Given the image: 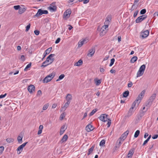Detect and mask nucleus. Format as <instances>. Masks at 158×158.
Returning a JSON list of instances; mask_svg holds the SVG:
<instances>
[{
	"label": "nucleus",
	"mask_w": 158,
	"mask_h": 158,
	"mask_svg": "<svg viewBox=\"0 0 158 158\" xmlns=\"http://www.w3.org/2000/svg\"><path fill=\"white\" fill-rule=\"evenodd\" d=\"M145 93V91L143 90L142 91L137 98L136 100L133 103L131 106L130 109L127 114V116L128 117L131 116L133 113L134 111L136 109L135 106L137 104L138 105L140 103L141 99L143 98Z\"/></svg>",
	"instance_id": "nucleus-1"
},
{
	"label": "nucleus",
	"mask_w": 158,
	"mask_h": 158,
	"mask_svg": "<svg viewBox=\"0 0 158 158\" xmlns=\"http://www.w3.org/2000/svg\"><path fill=\"white\" fill-rule=\"evenodd\" d=\"M108 115L106 114H101L99 117L100 120L102 121L105 122L107 121V127H109L111 124V121L110 120L108 119Z\"/></svg>",
	"instance_id": "nucleus-2"
},
{
	"label": "nucleus",
	"mask_w": 158,
	"mask_h": 158,
	"mask_svg": "<svg viewBox=\"0 0 158 158\" xmlns=\"http://www.w3.org/2000/svg\"><path fill=\"white\" fill-rule=\"evenodd\" d=\"M145 111H142L138 114L135 117L132 125H134L138 123L142 118V117L144 115Z\"/></svg>",
	"instance_id": "nucleus-3"
},
{
	"label": "nucleus",
	"mask_w": 158,
	"mask_h": 158,
	"mask_svg": "<svg viewBox=\"0 0 158 158\" xmlns=\"http://www.w3.org/2000/svg\"><path fill=\"white\" fill-rule=\"evenodd\" d=\"M55 75L54 73H52L47 76L44 79L43 82L47 83L49 82L54 77Z\"/></svg>",
	"instance_id": "nucleus-4"
},
{
	"label": "nucleus",
	"mask_w": 158,
	"mask_h": 158,
	"mask_svg": "<svg viewBox=\"0 0 158 158\" xmlns=\"http://www.w3.org/2000/svg\"><path fill=\"white\" fill-rule=\"evenodd\" d=\"M54 54H50L46 58V60L50 64H52L54 60V58L53 57L55 56Z\"/></svg>",
	"instance_id": "nucleus-5"
},
{
	"label": "nucleus",
	"mask_w": 158,
	"mask_h": 158,
	"mask_svg": "<svg viewBox=\"0 0 158 158\" xmlns=\"http://www.w3.org/2000/svg\"><path fill=\"white\" fill-rule=\"evenodd\" d=\"M27 143V142L24 143L18 147L17 149V150L18 151V153L19 154H20L22 152L23 148L25 146Z\"/></svg>",
	"instance_id": "nucleus-6"
},
{
	"label": "nucleus",
	"mask_w": 158,
	"mask_h": 158,
	"mask_svg": "<svg viewBox=\"0 0 158 158\" xmlns=\"http://www.w3.org/2000/svg\"><path fill=\"white\" fill-rule=\"evenodd\" d=\"M149 31L148 30H146L143 31H142L140 34V35L143 38L147 37L149 35Z\"/></svg>",
	"instance_id": "nucleus-7"
},
{
	"label": "nucleus",
	"mask_w": 158,
	"mask_h": 158,
	"mask_svg": "<svg viewBox=\"0 0 158 158\" xmlns=\"http://www.w3.org/2000/svg\"><path fill=\"white\" fill-rule=\"evenodd\" d=\"M71 13V11L70 9H68L66 10L64 13V17L65 19L68 18Z\"/></svg>",
	"instance_id": "nucleus-8"
},
{
	"label": "nucleus",
	"mask_w": 158,
	"mask_h": 158,
	"mask_svg": "<svg viewBox=\"0 0 158 158\" xmlns=\"http://www.w3.org/2000/svg\"><path fill=\"white\" fill-rule=\"evenodd\" d=\"M147 17L145 15H142L138 17L136 20L135 22L136 23H139L141 22L144 19Z\"/></svg>",
	"instance_id": "nucleus-9"
},
{
	"label": "nucleus",
	"mask_w": 158,
	"mask_h": 158,
	"mask_svg": "<svg viewBox=\"0 0 158 158\" xmlns=\"http://www.w3.org/2000/svg\"><path fill=\"white\" fill-rule=\"evenodd\" d=\"M88 41V39L87 38L84 39L82 40H80L78 43V47H81L83 44L86 43Z\"/></svg>",
	"instance_id": "nucleus-10"
},
{
	"label": "nucleus",
	"mask_w": 158,
	"mask_h": 158,
	"mask_svg": "<svg viewBox=\"0 0 158 158\" xmlns=\"http://www.w3.org/2000/svg\"><path fill=\"white\" fill-rule=\"evenodd\" d=\"M95 52V49L94 48H92L91 49L89 50L87 56H88L92 57L93 56Z\"/></svg>",
	"instance_id": "nucleus-11"
},
{
	"label": "nucleus",
	"mask_w": 158,
	"mask_h": 158,
	"mask_svg": "<svg viewBox=\"0 0 158 158\" xmlns=\"http://www.w3.org/2000/svg\"><path fill=\"white\" fill-rule=\"evenodd\" d=\"M27 89L30 93H32L35 91V86L32 85H30L28 86Z\"/></svg>",
	"instance_id": "nucleus-12"
},
{
	"label": "nucleus",
	"mask_w": 158,
	"mask_h": 158,
	"mask_svg": "<svg viewBox=\"0 0 158 158\" xmlns=\"http://www.w3.org/2000/svg\"><path fill=\"white\" fill-rule=\"evenodd\" d=\"M129 133V131L128 130L127 131L123 134L121 137L119 138L121 139H122V140H124L126 138L127 135Z\"/></svg>",
	"instance_id": "nucleus-13"
},
{
	"label": "nucleus",
	"mask_w": 158,
	"mask_h": 158,
	"mask_svg": "<svg viewBox=\"0 0 158 158\" xmlns=\"http://www.w3.org/2000/svg\"><path fill=\"white\" fill-rule=\"evenodd\" d=\"M134 149H131L129 151V152L128 154L127 157L128 158H131L132 157V156L134 153Z\"/></svg>",
	"instance_id": "nucleus-14"
},
{
	"label": "nucleus",
	"mask_w": 158,
	"mask_h": 158,
	"mask_svg": "<svg viewBox=\"0 0 158 158\" xmlns=\"http://www.w3.org/2000/svg\"><path fill=\"white\" fill-rule=\"evenodd\" d=\"M23 137V133L22 132L21 133L18 137L17 139L18 142L20 143H22V138Z\"/></svg>",
	"instance_id": "nucleus-15"
},
{
	"label": "nucleus",
	"mask_w": 158,
	"mask_h": 158,
	"mask_svg": "<svg viewBox=\"0 0 158 158\" xmlns=\"http://www.w3.org/2000/svg\"><path fill=\"white\" fill-rule=\"evenodd\" d=\"M70 103L69 102H66L64 105L62 106L61 108V110L62 111H65L67 108L69 106V105Z\"/></svg>",
	"instance_id": "nucleus-16"
},
{
	"label": "nucleus",
	"mask_w": 158,
	"mask_h": 158,
	"mask_svg": "<svg viewBox=\"0 0 158 158\" xmlns=\"http://www.w3.org/2000/svg\"><path fill=\"white\" fill-rule=\"evenodd\" d=\"M111 19V16L110 15H108L106 19L105 22V24H109Z\"/></svg>",
	"instance_id": "nucleus-17"
},
{
	"label": "nucleus",
	"mask_w": 158,
	"mask_h": 158,
	"mask_svg": "<svg viewBox=\"0 0 158 158\" xmlns=\"http://www.w3.org/2000/svg\"><path fill=\"white\" fill-rule=\"evenodd\" d=\"M72 95L69 94H68L66 97V100H67V102H69V103H70V101L72 99Z\"/></svg>",
	"instance_id": "nucleus-18"
},
{
	"label": "nucleus",
	"mask_w": 158,
	"mask_h": 158,
	"mask_svg": "<svg viewBox=\"0 0 158 158\" xmlns=\"http://www.w3.org/2000/svg\"><path fill=\"white\" fill-rule=\"evenodd\" d=\"M144 73V72L142 71L141 70L139 69V70L138 71L137 73L136 77H138L142 76L143 74Z\"/></svg>",
	"instance_id": "nucleus-19"
},
{
	"label": "nucleus",
	"mask_w": 158,
	"mask_h": 158,
	"mask_svg": "<svg viewBox=\"0 0 158 158\" xmlns=\"http://www.w3.org/2000/svg\"><path fill=\"white\" fill-rule=\"evenodd\" d=\"M123 140L121 139L120 138H119L118 140L117 141V142H116V145H117V147H119L121 144L123 142V141L124 140Z\"/></svg>",
	"instance_id": "nucleus-20"
},
{
	"label": "nucleus",
	"mask_w": 158,
	"mask_h": 158,
	"mask_svg": "<svg viewBox=\"0 0 158 158\" xmlns=\"http://www.w3.org/2000/svg\"><path fill=\"white\" fill-rule=\"evenodd\" d=\"M26 10V8L25 7L20 8L19 10V14H21L24 13Z\"/></svg>",
	"instance_id": "nucleus-21"
},
{
	"label": "nucleus",
	"mask_w": 158,
	"mask_h": 158,
	"mask_svg": "<svg viewBox=\"0 0 158 158\" xmlns=\"http://www.w3.org/2000/svg\"><path fill=\"white\" fill-rule=\"evenodd\" d=\"M48 8L51 11H54L56 10V6L52 5L49 6Z\"/></svg>",
	"instance_id": "nucleus-22"
},
{
	"label": "nucleus",
	"mask_w": 158,
	"mask_h": 158,
	"mask_svg": "<svg viewBox=\"0 0 158 158\" xmlns=\"http://www.w3.org/2000/svg\"><path fill=\"white\" fill-rule=\"evenodd\" d=\"M68 138V135H64L63 137H62V139L61 140V141L63 143L64 142L66 141Z\"/></svg>",
	"instance_id": "nucleus-23"
},
{
	"label": "nucleus",
	"mask_w": 158,
	"mask_h": 158,
	"mask_svg": "<svg viewBox=\"0 0 158 158\" xmlns=\"http://www.w3.org/2000/svg\"><path fill=\"white\" fill-rule=\"evenodd\" d=\"M94 146H92L88 150V152L87 153V155H89L92 152H93V151L94 150Z\"/></svg>",
	"instance_id": "nucleus-24"
},
{
	"label": "nucleus",
	"mask_w": 158,
	"mask_h": 158,
	"mask_svg": "<svg viewBox=\"0 0 158 158\" xmlns=\"http://www.w3.org/2000/svg\"><path fill=\"white\" fill-rule=\"evenodd\" d=\"M137 60V57L136 56H134L132 57L130 60V62L132 63H134Z\"/></svg>",
	"instance_id": "nucleus-25"
},
{
	"label": "nucleus",
	"mask_w": 158,
	"mask_h": 158,
	"mask_svg": "<svg viewBox=\"0 0 158 158\" xmlns=\"http://www.w3.org/2000/svg\"><path fill=\"white\" fill-rule=\"evenodd\" d=\"M83 62L82 60H79L77 62H76L75 64V65L76 66H80L82 64Z\"/></svg>",
	"instance_id": "nucleus-26"
},
{
	"label": "nucleus",
	"mask_w": 158,
	"mask_h": 158,
	"mask_svg": "<svg viewBox=\"0 0 158 158\" xmlns=\"http://www.w3.org/2000/svg\"><path fill=\"white\" fill-rule=\"evenodd\" d=\"M94 81L96 85H99L101 82V81L100 80H98L97 79H94Z\"/></svg>",
	"instance_id": "nucleus-27"
},
{
	"label": "nucleus",
	"mask_w": 158,
	"mask_h": 158,
	"mask_svg": "<svg viewBox=\"0 0 158 158\" xmlns=\"http://www.w3.org/2000/svg\"><path fill=\"white\" fill-rule=\"evenodd\" d=\"M156 97V94H153L152 96L149 99L152 102L153 101V100L155 99Z\"/></svg>",
	"instance_id": "nucleus-28"
},
{
	"label": "nucleus",
	"mask_w": 158,
	"mask_h": 158,
	"mask_svg": "<svg viewBox=\"0 0 158 158\" xmlns=\"http://www.w3.org/2000/svg\"><path fill=\"white\" fill-rule=\"evenodd\" d=\"M41 15V9H40L38 10L37 13L35 15V16L36 17H39Z\"/></svg>",
	"instance_id": "nucleus-29"
},
{
	"label": "nucleus",
	"mask_w": 158,
	"mask_h": 158,
	"mask_svg": "<svg viewBox=\"0 0 158 158\" xmlns=\"http://www.w3.org/2000/svg\"><path fill=\"white\" fill-rule=\"evenodd\" d=\"M52 49V48L50 47L46 49L44 52V53L46 54V55H48L49 54L51 51Z\"/></svg>",
	"instance_id": "nucleus-30"
},
{
	"label": "nucleus",
	"mask_w": 158,
	"mask_h": 158,
	"mask_svg": "<svg viewBox=\"0 0 158 158\" xmlns=\"http://www.w3.org/2000/svg\"><path fill=\"white\" fill-rule=\"evenodd\" d=\"M14 141V139L12 138H8L6 139V141L8 143H12Z\"/></svg>",
	"instance_id": "nucleus-31"
},
{
	"label": "nucleus",
	"mask_w": 158,
	"mask_h": 158,
	"mask_svg": "<svg viewBox=\"0 0 158 158\" xmlns=\"http://www.w3.org/2000/svg\"><path fill=\"white\" fill-rule=\"evenodd\" d=\"M49 64H50L49 63H48V62L46 60L45 61H44L42 63V64L41 66V67H45Z\"/></svg>",
	"instance_id": "nucleus-32"
},
{
	"label": "nucleus",
	"mask_w": 158,
	"mask_h": 158,
	"mask_svg": "<svg viewBox=\"0 0 158 158\" xmlns=\"http://www.w3.org/2000/svg\"><path fill=\"white\" fill-rule=\"evenodd\" d=\"M146 68V66L145 64H143L141 65L139 68V69L141 70L142 71L144 72Z\"/></svg>",
	"instance_id": "nucleus-33"
},
{
	"label": "nucleus",
	"mask_w": 158,
	"mask_h": 158,
	"mask_svg": "<svg viewBox=\"0 0 158 158\" xmlns=\"http://www.w3.org/2000/svg\"><path fill=\"white\" fill-rule=\"evenodd\" d=\"M64 76H64V74H62L60 75L59 76V77L58 78V79L56 80V81H59L60 80L62 79L64 77Z\"/></svg>",
	"instance_id": "nucleus-34"
},
{
	"label": "nucleus",
	"mask_w": 158,
	"mask_h": 158,
	"mask_svg": "<svg viewBox=\"0 0 158 158\" xmlns=\"http://www.w3.org/2000/svg\"><path fill=\"white\" fill-rule=\"evenodd\" d=\"M129 92L128 91H125L123 94V97H127L129 95Z\"/></svg>",
	"instance_id": "nucleus-35"
},
{
	"label": "nucleus",
	"mask_w": 158,
	"mask_h": 158,
	"mask_svg": "<svg viewBox=\"0 0 158 158\" xmlns=\"http://www.w3.org/2000/svg\"><path fill=\"white\" fill-rule=\"evenodd\" d=\"M49 106V104L48 103L45 104L43 106V110H46Z\"/></svg>",
	"instance_id": "nucleus-36"
},
{
	"label": "nucleus",
	"mask_w": 158,
	"mask_h": 158,
	"mask_svg": "<svg viewBox=\"0 0 158 158\" xmlns=\"http://www.w3.org/2000/svg\"><path fill=\"white\" fill-rule=\"evenodd\" d=\"M152 102L149 99H148L146 103V106H150L152 104Z\"/></svg>",
	"instance_id": "nucleus-37"
},
{
	"label": "nucleus",
	"mask_w": 158,
	"mask_h": 158,
	"mask_svg": "<svg viewBox=\"0 0 158 158\" xmlns=\"http://www.w3.org/2000/svg\"><path fill=\"white\" fill-rule=\"evenodd\" d=\"M139 133H140V131L139 130L136 131L135 134L134 136V137L135 138L137 137L139 135Z\"/></svg>",
	"instance_id": "nucleus-38"
},
{
	"label": "nucleus",
	"mask_w": 158,
	"mask_h": 158,
	"mask_svg": "<svg viewBox=\"0 0 158 158\" xmlns=\"http://www.w3.org/2000/svg\"><path fill=\"white\" fill-rule=\"evenodd\" d=\"M31 62L29 63L28 64H27L25 68V69H24V70L25 71H27L28 69L30 68L31 67Z\"/></svg>",
	"instance_id": "nucleus-39"
},
{
	"label": "nucleus",
	"mask_w": 158,
	"mask_h": 158,
	"mask_svg": "<svg viewBox=\"0 0 158 158\" xmlns=\"http://www.w3.org/2000/svg\"><path fill=\"white\" fill-rule=\"evenodd\" d=\"M105 143V140L103 139L100 142L99 145L100 146H103Z\"/></svg>",
	"instance_id": "nucleus-40"
},
{
	"label": "nucleus",
	"mask_w": 158,
	"mask_h": 158,
	"mask_svg": "<svg viewBox=\"0 0 158 158\" xmlns=\"http://www.w3.org/2000/svg\"><path fill=\"white\" fill-rule=\"evenodd\" d=\"M65 114L64 112L62 113L60 115V119L62 120L65 117Z\"/></svg>",
	"instance_id": "nucleus-41"
},
{
	"label": "nucleus",
	"mask_w": 158,
	"mask_h": 158,
	"mask_svg": "<svg viewBox=\"0 0 158 158\" xmlns=\"http://www.w3.org/2000/svg\"><path fill=\"white\" fill-rule=\"evenodd\" d=\"M97 111V110L96 109H94L89 114V116H91L93 115L96 111Z\"/></svg>",
	"instance_id": "nucleus-42"
},
{
	"label": "nucleus",
	"mask_w": 158,
	"mask_h": 158,
	"mask_svg": "<svg viewBox=\"0 0 158 158\" xmlns=\"http://www.w3.org/2000/svg\"><path fill=\"white\" fill-rule=\"evenodd\" d=\"M114 61H115V60L114 58H112L111 59V61H110V63L109 65L110 66H111L113 65V64H114Z\"/></svg>",
	"instance_id": "nucleus-43"
},
{
	"label": "nucleus",
	"mask_w": 158,
	"mask_h": 158,
	"mask_svg": "<svg viewBox=\"0 0 158 158\" xmlns=\"http://www.w3.org/2000/svg\"><path fill=\"white\" fill-rule=\"evenodd\" d=\"M4 148L3 146H2L0 147V154H1L2 153L3 151H4Z\"/></svg>",
	"instance_id": "nucleus-44"
},
{
	"label": "nucleus",
	"mask_w": 158,
	"mask_h": 158,
	"mask_svg": "<svg viewBox=\"0 0 158 158\" xmlns=\"http://www.w3.org/2000/svg\"><path fill=\"white\" fill-rule=\"evenodd\" d=\"M30 26H31V24L30 23H29L28 24V25H27L26 27V32H27V31H28V30H29L30 28Z\"/></svg>",
	"instance_id": "nucleus-45"
},
{
	"label": "nucleus",
	"mask_w": 158,
	"mask_h": 158,
	"mask_svg": "<svg viewBox=\"0 0 158 158\" xmlns=\"http://www.w3.org/2000/svg\"><path fill=\"white\" fill-rule=\"evenodd\" d=\"M79 2L83 1L84 4H87L89 2V0H78Z\"/></svg>",
	"instance_id": "nucleus-46"
},
{
	"label": "nucleus",
	"mask_w": 158,
	"mask_h": 158,
	"mask_svg": "<svg viewBox=\"0 0 158 158\" xmlns=\"http://www.w3.org/2000/svg\"><path fill=\"white\" fill-rule=\"evenodd\" d=\"M146 12V10L145 9L142 10L140 11V14L141 15L144 14Z\"/></svg>",
	"instance_id": "nucleus-47"
},
{
	"label": "nucleus",
	"mask_w": 158,
	"mask_h": 158,
	"mask_svg": "<svg viewBox=\"0 0 158 158\" xmlns=\"http://www.w3.org/2000/svg\"><path fill=\"white\" fill-rule=\"evenodd\" d=\"M20 7L19 5L15 6H14V8L15 10H19Z\"/></svg>",
	"instance_id": "nucleus-48"
},
{
	"label": "nucleus",
	"mask_w": 158,
	"mask_h": 158,
	"mask_svg": "<svg viewBox=\"0 0 158 158\" xmlns=\"http://www.w3.org/2000/svg\"><path fill=\"white\" fill-rule=\"evenodd\" d=\"M93 127V126L91 124H89L86 126L85 128H91Z\"/></svg>",
	"instance_id": "nucleus-49"
},
{
	"label": "nucleus",
	"mask_w": 158,
	"mask_h": 158,
	"mask_svg": "<svg viewBox=\"0 0 158 158\" xmlns=\"http://www.w3.org/2000/svg\"><path fill=\"white\" fill-rule=\"evenodd\" d=\"M133 85V84L132 82L131 81H130L129 83L128 84V87H131Z\"/></svg>",
	"instance_id": "nucleus-50"
},
{
	"label": "nucleus",
	"mask_w": 158,
	"mask_h": 158,
	"mask_svg": "<svg viewBox=\"0 0 158 158\" xmlns=\"http://www.w3.org/2000/svg\"><path fill=\"white\" fill-rule=\"evenodd\" d=\"M65 131V130L64 129H60V135H62L64 132Z\"/></svg>",
	"instance_id": "nucleus-51"
},
{
	"label": "nucleus",
	"mask_w": 158,
	"mask_h": 158,
	"mask_svg": "<svg viewBox=\"0 0 158 158\" xmlns=\"http://www.w3.org/2000/svg\"><path fill=\"white\" fill-rule=\"evenodd\" d=\"M158 137V135L156 134V135H153L152 136V138L153 139H156V138H157Z\"/></svg>",
	"instance_id": "nucleus-52"
},
{
	"label": "nucleus",
	"mask_w": 158,
	"mask_h": 158,
	"mask_svg": "<svg viewBox=\"0 0 158 158\" xmlns=\"http://www.w3.org/2000/svg\"><path fill=\"white\" fill-rule=\"evenodd\" d=\"M34 32L35 35H38L40 33V31L38 30H35Z\"/></svg>",
	"instance_id": "nucleus-53"
},
{
	"label": "nucleus",
	"mask_w": 158,
	"mask_h": 158,
	"mask_svg": "<svg viewBox=\"0 0 158 158\" xmlns=\"http://www.w3.org/2000/svg\"><path fill=\"white\" fill-rule=\"evenodd\" d=\"M60 38H58L56 40L55 42V43L56 44H58L60 41Z\"/></svg>",
	"instance_id": "nucleus-54"
},
{
	"label": "nucleus",
	"mask_w": 158,
	"mask_h": 158,
	"mask_svg": "<svg viewBox=\"0 0 158 158\" xmlns=\"http://www.w3.org/2000/svg\"><path fill=\"white\" fill-rule=\"evenodd\" d=\"M139 12V11L137 10V11H135L134 13V15H133V16L134 17H136L137 14H138V12Z\"/></svg>",
	"instance_id": "nucleus-55"
},
{
	"label": "nucleus",
	"mask_w": 158,
	"mask_h": 158,
	"mask_svg": "<svg viewBox=\"0 0 158 158\" xmlns=\"http://www.w3.org/2000/svg\"><path fill=\"white\" fill-rule=\"evenodd\" d=\"M7 95L6 93H5L4 94H2L0 95V98H4Z\"/></svg>",
	"instance_id": "nucleus-56"
},
{
	"label": "nucleus",
	"mask_w": 158,
	"mask_h": 158,
	"mask_svg": "<svg viewBox=\"0 0 158 158\" xmlns=\"http://www.w3.org/2000/svg\"><path fill=\"white\" fill-rule=\"evenodd\" d=\"M105 25L103 26V28H105V30H106V29L108 27V24H105Z\"/></svg>",
	"instance_id": "nucleus-57"
},
{
	"label": "nucleus",
	"mask_w": 158,
	"mask_h": 158,
	"mask_svg": "<svg viewBox=\"0 0 158 158\" xmlns=\"http://www.w3.org/2000/svg\"><path fill=\"white\" fill-rule=\"evenodd\" d=\"M21 60L22 61H24L25 60V57H24V55H22L21 56Z\"/></svg>",
	"instance_id": "nucleus-58"
},
{
	"label": "nucleus",
	"mask_w": 158,
	"mask_h": 158,
	"mask_svg": "<svg viewBox=\"0 0 158 158\" xmlns=\"http://www.w3.org/2000/svg\"><path fill=\"white\" fill-rule=\"evenodd\" d=\"M67 128V125L66 124H65L62 126L61 128Z\"/></svg>",
	"instance_id": "nucleus-59"
},
{
	"label": "nucleus",
	"mask_w": 158,
	"mask_h": 158,
	"mask_svg": "<svg viewBox=\"0 0 158 158\" xmlns=\"http://www.w3.org/2000/svg\"><path fill=\"white\" fill-rule=\"evenodd\" d=\"M42 129H39L37 133L38 135L42 133Z\"/></svg>",
	"instance_id": "nucleus-60"
},
{
	"label": "nucleus",
	"mask_w": 158,
	"mask_h": 158,
	"mask_svg": "<svg viewBox=\"0 0 158 158\" xmlns=\"http://www.w3.org/2000/svg\"><path fill=\"white\" fill-rule=\"evenodd\" d=\"M100 71L101 73H103L105 71V69L103 68H101L100 69Z\"/></svg>",
	"instance_id": "nucleus-61"
},
{
	"label": "nucleus",
	"mask_w": 158,
	"mask_h": 158,
	"mask_svg": "<svg viewBox=\"0 0 158 158\" xmlns=\"http://www.w3.org/2000/svg\"><path fill=\"white\" fill-rule=\"evenodd\" d=\"M109 57V56H106L105 58H104L103 60H107Z\"/></svg>",
	"instance_id": "nucleus-62"
},
{
	"label": "nucleus",
	"mask_w": 158,
	"mask_h": 158,
	"mask_svg": "<svg viewBox=\"0 0 158 158\" xmlns=\"http://www.w3.org/2000/svg\"><path fill=\"white\" fill-rule=\"evenodd\" d=\"M42 94V92L40 90H39L37 92V94L40 95Z\"/></svg>",
	"instance_id": "nucleus-63"
},
{
	"label": "nucleus",
	"mask_w": 158,
	"mask_h": 158,
	"mask_svg": "<svg viewBox=\"0 0 158 158\" xmlns=\"http://www.w3.org/2000/svg\"><path fill=\"white\" fill-rule=\"evenodd\" d=\"M57 106V105L56 104H54L52 105V108H55Z\"/></svg>",
	"instance_id": "nucleus-64"
}]
</instances>
